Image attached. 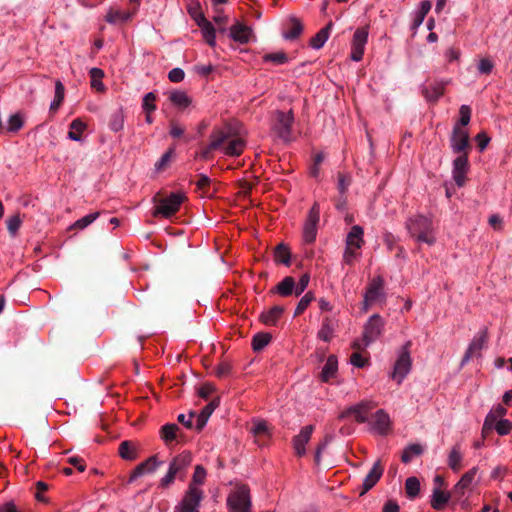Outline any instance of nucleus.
I'll use <instances>...</instances> for the list:
<instances>
[{"mask_svg": "<svg viewBox=\"0 0 512 512\" xmlns=\"http://www.w3.org/2000/svg\"><path fill=\"white\" fill-rule=\"evenodd\" d=\"M450 497L451 495L449 492L442 491L440 488H435L431 498V506L436 510H441L448 503Z\"/></svg>", "mask_w": 512, "mask_h": 512, "instance_id": "72a5a7b5", "label": "nucleus"}, {"mask_svg": "<svg viewBox=\"0 0 512 512\" xmlns=\"http://www.w3.org/2000/svg\"><path fill=\"white\" fill-rule=\"evenodd\" d=\"M506 412L507 410L501 405H497L496 407H494L485 418L483 431L491 429L493 424L497 421V419L504 416Z\"/></svg>", "mask_w": 512, "mask_h": 512, "instance_id": "e433bc0d", "label": "nucleus"}, {"mask_svg": "<svg viewBox=\"0 0 512 512\" xmlns=\"http://www.w3.org/2000/svg\"><path fill=\"white\" fill-rule=\"evenodd\" d=\"M364 243L365 241L363 228L359 225L352 226L346 236L345 246L361 250Z\"/></svg>", "mask_w": 512, "mask_h": 512, "instance_id": "412c9836", "label": "nucleus"}, {"mask_svg": "<svg viewBox=\"0 0 512 512\" xmlns=\"http://www.w3.org/2000/svg\"><path fill=\"white\" fill-rule=\"evenodd\" d=\"M320 220V207L317 202L311 207L303 227V239L306 243H312L316 239L317 225Z\"/></svg>", "mask_w": 512, "mask_h": 512, "instance_id": "9d476101", "label": "nucleus"}, {"mask_svg": "<svg viewBox=\"0 0 512 512\" xmlns=\"http://www.w3.org/2000/svg\"><path fill=\"white\" fill-rule=\"evenodd\" d=\"M230 137V126L225 125L223 127L214 128L210 134L209 144L202 149L200 157L208 160L211 158V154L214 150H220L225 141Z\"/></svg>", "mask_w": 512, "mask_h": 512, "instance_id": "423d86ee", "label": "nucleus"}, {"mask_svg": "<svg viewBox=\"0 0 512 512\" xmlns=\"http://www.w3.org/2000/svg\"><path fill=\"white\" fill-rule=\"evenodd\" d=\"M227 504L233 512H251L249 488L245 485L237 487L229 494Z\"/></svg>", "mask_w": 512, "mask_h": 512, "instance_id": "20e7f679", "label": "nucleus"}, {"mask_svg": "<svg viewBox=\"0 0 512 512\" xmlns=\"http://www.w3.org/2000/svg\"><path fill=\"white\" fill-rule=\"evenodd\" d=\"M99 215H100L99 212H94V213L88 214V215L82 217L81 219L77 220L73 224V227L78 228V229H84L88 225L93 223L99 217Z\"/></svg>", "mask_w": 512, "mask_h": 512, "instance_id": "6e6d98bb", "label": "nucleus"}, {"mask_svg": "<svg viewBox=\"0 0 512 512\" xmlns=\"http://www.w3.org/2000/svg\"><path fill=\"white\" fill-rule=\"evenodd\" d=\"M270 335L266 333H258L253 337L252 348L254 351H260L270 342Z\"/></svg>", "mask_w": 512, "mask_h": 512, "instance_id": "3c124183", "label": "nucleus"}, {"mask_svg": "<svg viewBox=\"0 0 512 512\" xmlns=\"http://www.w3.org/2000/svg\"><path fill=\"white\" fill-rule=\"evenodd\" d=\"M65 88L60 80L55 82V96L50 104V110L56 111L64 100Z\"/></svg>", "mask_w": 512, "mask_h": 512, "instance_id": "de8ad7c7", "label": "nucleus"}, {"mask_svg": "<svg viewBox=\"0 0 512 512\" xmlns=\"http://www.w3.org/2000/svg\"><path fill=\"white\" fill-rule=\"evenodd\" d=\"M201 501L200 493L191 488L185 492L181 502L175 507L174 512H200L199 506Z\"/></svg>", "mask_w": 512, "mask_h": 512, "instance_id": "ddd939ff", "label": "nucleus"}, {"mask_svg": "<svg viewBox=\"0 0 512 512\" xmlns=\"http://www.w3.org/2000/svg\"><path fill=\"white\" fill-rule=\"evenodd\" d=\"M294 287V278L291 276H287L275 286L273 291L279 294L280 296L288 297L293 294Z\"/></svg>", "mask_w": 512, "mask_h": 512, "instance_id": "473e14b6", "label": "nucleus"}, {"mask_svg": "<svg viewBox=\"0 0 512 512\" xmlns=\"http://www.w3.org/2000/svg\"><path fill=\"white\" fill-rule=\"evenodd\" d=\"M384 472V468L381 465V461L377 460L369 473L366 475V477L363 480V484L361 487L360 495H364L367 493L370 489H372L376 483L380 480Z\"/></svg>", "mask_w": 512, "mask_h": 512, "instance_id": "f3484780", "label": "nucleus"}, {"mask_svg": "<svg viewBox=\"0 0 512 512\" xmlns=\"http://www.w3.org/2000/svg\"><path fill=\"white\" fill-rule=\"evenodd\" d=\"M384 320L379 314L370 316L364 325L362 342L365 347L376 341L382 334Z\"/></svg>", "mask_w": 512, "mask_h": 512, "instance_id": "6e6552de", "label": "nucleus"}, {"mask_svg": "<svg viewBox=\"0 0 512 512\" xmlns=\"http://www.w3.org/2000/svg\"><path fill=\"white\" fill-rule=\"evenodd\" d=\"M160 464L161 462L158 461L157 456L154 455L149 457L147 460L136 466L129 477V482L135 481L138 477L143 476L146 473L154 472Z\"/></svg>", "mask_w": 512, "mask_h": 512, "instance_id": "aec40b11", "label": "nucleus"}, {"mask_svg": "<svg viewBox=\"0 0 512 512\" xmlns=\"http://www.w3.org/2000/svg\"><path fill=\"white\" fill-rule=\"evenodd\" d=\"M336 328L337 320L333 317L327 316L323 319L317 336L320 340L324 342H330L334 336Z\"/></svg>", "mask_w": 512, "mask_h": 512, "instance_id": "5701e85b", "label": "nucleus"}, {"mask_svg": "<svg viewBox=\"0 0 512 512\" xmlns=\"http://www.w3.org/2000/svg\"><path fill=\"white\" fill-rule=\"evenodd\" d=\"M406 227L410 236L417 242L425 243L429 246L436 243L435 229L430 218L416 215L406 222Z\"/></svg>", "mask_w": 512, "mask_h": 512, "instance_id": "f257e3e1", "label": "nucleus"}, {"mask_svg": "<svg viewBox=\"0 0 512 512\" xmlns=\"http://www.w3.org/2000/svg\"><path fill=\"white\" fill-rule=\"evenodd\" d=\"M487 339V328H484L479 333H477V335L474 336L463 356L462 365L466 364L472 357L479 355L480 351L484 348Z\"/></svg>", "mask_w": 512, "mask_h": 512, "instance_id": "4468645a", "label": "nucleus"}, {"mask_svg": "<svg viewBox=\"0 0 512 512\" xmlns=\"http://www.w3.org/2000/svg\"><path fill=\"white\" fill-rule=\"evenodd\" d=\"M263 61L265 62H273L277 65L285 64L288 62L287 55L282 52L268 53L263 56Z\"/></svg>", "mask_w": 512, "mask_h": 512, "instance_id": "864d4df0", "label": "nucleus"}, {"mask_svg": "<svg viewBox=\"0 0 512 512\" xmlns=\"http://www.w3.org/2000/svg\"><path fill=\"white\" fill-rule=\"evenodd\" d=\"M411 342L408 341L401 350L398 359L395 362L394 369L392 372V378L397 381L398 384L402 383L404 378L408 375L411 370L412 360L410 357Z\"/></svg>", "mask_w": 512, "mask_h": 512, "instance_id": "0eeeda50", "label": "nucleus"}, {"mask_svg": "<svg viewBox=\"0 0 512 512\" xmlns=\"http://www.w3.org/2000/svg\"><path fill=\"white\" fill-rule=\"evenodd\" d=\"M275 119L276 122L273 126V129L276 131L279 137H281L284 140H288L291 133L292 123L294 121L292 111L290 110L287 113L283 111H276Z\"/></svg>", "mask_w": 512, "mask_h": 512, "instance_id": "f8f14e48", "label": "nucleus"}, {"mask_svg": "<svg viewBox=\"0 0 512 512\" xmlns=\"http://www.w3.org/2000/svg\"><path fill=\"white\" fill-rule=\"evenodd\" d=\"M284 312L281 306H274L261 314L260 319L266 325H275Z\"/></svg>", "mask_w": 512, "mask_h": 512, "instance_id": "f704fd0d", "label": "nucleus"}, {"mask_svg": "<svg viewBox=\"0 0 512 512\" xmlns=\"http://www.w3.org/2000/svg\"><path fill=\"white\" fill-rule=\"evenodd\" d=\"M136 12V8L132 11H122L114 8H110L106 15L105 21L110 24H119L129 21Z\"/></svg>", "mask_w": 512, "mask_h": 512, "instance_id": "393cba45", "label": "nucleus"}, {"mask_svg": "<svg viewBox=\"0 0 512 512\" xmlns=\"http://www.w3.org/2000/svg\"><path fill=\"white\" fill-rule=\"evenodd\" d=\"M245 147V140L240 136L232 135L230 131V137L225 141L220 150H222L226 156L238 157L243 153Z\"/></svg>", "mask_w": 512, "mask_h": 512, "instance_id": "2eb2a0df", "label": "nucleus"}, {"mask_svg": "<svg viewBox=\"0 0 512 512\" xmlns=\"http://www.w3.org/2000/svg\"><path fill=\"white\" fill-rule=\"evenodd\" d=\"M23 126V120L20 114H13L9 117L8 126L6 130L8 132H17Z\"/></svg>", "mask_w": 512, "mask_h": 512, "instance_id": "4d7b16f0", "label": "nucleus"}, {"mask_svg": "<svg viewBox=\"0 0 512 512\" xmlns=\"http://www.w3.org/2000/svg\"><path fill=\"white\" fill-rule=\"evenodd\" d=\"M230 36L234 41L245 44L252 36V29L241 23H236L230 28Z\"/></svg>", "mask_w": 512, "mask_h": 512, "instance_id": "b1692460", "label": "nucleus"}, {"mask_svg": "<svg viewBox=\"0 0 512 512\" xmlns=\"http://www.w3.org/2000/svg\"><path fill=\"white\" fill-rule=\"evenodd\" d=\"M173 154H174L173 149H169L168 151H166L162 155L160 160L158 162H156V164H155L156 171L160 172V171H163L164 169H166L171 161Z\"/></svg>", "mask_w": 512, "mask_h": 512, "instance_id": "bf43d9fd", "label": "nucleus"}, {"mask_svg": "<svg viewBox=\"0 0 512 512\" xmlns=\"http://www.w3.org/2000/svg\"><path fill=\"white\" fill-rule=\"evenodd\" d=\"M444 93V85L441 83L433 84L424 90V96L429 101L438 100Z\"/></svg>", "mask_w": 512, "mask_h": 512, "instance_id": "8fccbe9b", "label": "nucleus"}, {"mask_svg": "<svg viewBox=\"0 0 512 512\" xmlns=\"http://www.w3.org/2000/svg\"><path fill=\"white\" fill-rule=\"evenodd\" d=\"M314 299V294L311 291L307 292L298 302V305L294 312V316L301 315Z\"/></svg>", "mask_w": 512, "mask_h": 512, "instance_id": "603ef678", "label": "nucleus"}, {"mask_svg": "<svg viewBox=\"0 0 512 512\" xmlns=\"http://www.w3.org/2000/svg\"><path fill=\"white\" fill-rule=\"evenodd\" d=\"M405 493L409 499H415L420 493V481L417 477H408L405 481Z\"/></svg>", "mask_w": 512, "mask_h": 512, "instance_id": "ea45409f", "label": "nucleus"}, {"mask_svg": "<svg viewBox=\"0 0 512 512\" xmlns=\"http://www.w3.org/2000/svg\"><path fill=\"white\" fill-rule=\"evenodd\" d=\"M185 73L181 68H173L168 73V79L173 83H179L183 81Z\"/></svg>", "mask_w": 512, "mask_h": 512, "instance_id": "774afa93", "label": "nucleus"}, {"mask_svg": "<svg viewBox=\"0 0 512 512\" xmlns=\"http://www.w3.org/2000/svg\"><path fill=\"white\" fill-rule=\"evenodd\" d=\"M70 131L68 132V138L73 141H80L81 134L86 129V124L80 119H74L70 124Z\"/></svg>", "mask_w": 512, "mask_h": 512, "instance_id": "a19ab883", "label": "nucleus"}, {"mask_svg": "<svg viewBox=\"0 0 512 512\" xmlns=\"http://www.w3.org/2000/svg\"><path fill=\"white\" fill-rule=\"evenodd\" d=\"M274 260L276 263L290 265L291 253L288 247L284 244H279L274 250Z\"/></svg>", "mask_w": 512, "mask_h": 512, "instance_id": "4c0bfd02", "label": "nucleus"}, {"mask_svg": "<svg viewBox=\"0 0 512 512\" xmlns=\"http://www.w3.org/2000/svg\"><path fill=\"white\" fill-rule=\"evenodd\" d=\"M119 455L128 461H133L137 458V448L129 441H123L119 445Z\"/></svg>", "mask_w": 512, "mask_h": 512, "instance_id": "58836bf2", "label": "nucleus"}, {"mask_svg": "<svg viewBox=\"0 0 512 512\" xmlns=\"http://www.w3.org/2000/svg\"><path fill=\"white\" fill-rule=\"evenodd\" d=\"M338 371V361L336 356L330 355L324 364L320 378L322 382H328L330 379L334 378Z\"/></svg>", "mask_w": 512, "mask_h": 512, "instance_id": "c85d7f7f", "label": "nucleus"}, {"mask_svg": "<svg viewBox=\"0 0 512 512\" xmlns=\"http://www.w3.org/2000/svg\"><path fill=\"white\" fill-rule=\"evenodd\" d=\"M191 463L192 454L188 451H183L182 453L173 457L167 473L160 480V487L167 488L174 482L176 476L182 477V474L185 473Z\"/></svg>", "mask_w": 512, "mask_h": 512, "instance_id": "f03ea898", "label": "nucleus"}, {"mask_svg": "<svg viewBox=\"0 0 512 512\" xmlns=\"http://www.w3.org/2000/svg\"><path fill=\"white\" fill-rule=\"evenodd\" d=\"M384 302V280L381 277H376L369 282L366 288L362 302V310L367 312L371 306Z\"/></svg>", "mask_w": 512, "mask_h": 512, "instance_id": "7ed1b4c3", "label": "nucleus"}, {"mask_svg": "<svg viewBox=\"0 0 512 512\" xmlns=\"http://www.w3.org/2000/svg\"><path fill=\"white\" fill-rule=\"evenodd\" d=\"M216 407L217 403L212 401L203 408L202 412L197 417L196 429L198 431L202 430L207 422L208 417L213 413Z\"/></svg>", "mask_w": 512, "mask_h": 512, "instance_id": "a18cd8bd", "label": "nucleus"}, {"mask_svg": "<svg viewBox=\"0 0 512 512\" xmlns=\"http://www.w3.org/2000/svg\"><path fill=\"white\" fill-rule=\"evenodd\" d=\"M314 431L313 425H307L303 427L299 434L293 438V447L297 456L301 457L305 455V445L309 442L311 435Z\"/></svg>", "mask_w": 512, "mask_h": 512, "instance_id": "6ab92c4d", "label": "nucleus"}, {"mask_svg": "<svg viewBox=\"0 0 512 512\" xmlns=\"http://www.w3.org/2000/svg\"><path fill=\"white\" fill-rule=\"evenodd\" d=\"M477 473V468H472L468 472H466L461 479L458 481V483L454 487V492L460 496H463L466 492V490L470 489L475 475Z\"/></svg>", "mask_w": 512, "mask_h": 512, "instance_id": "bb28decb", "label": "nucleus"}, {"mask_svg": "<svg viewBox=\"0 0 512 512\" xmlns=\"http://www.w3.org/2000/svg\"><path fill=\"white\" fill-rule=\"evenodd\" d=\"M125 115L122 109H118L114 113L111 114L109 119V128L118 132L121 131L124 127Z\"/></svg>", "mask_w": 512, "mask_h": 512, "instance_id": "79ce46f5", "label": "nucleus"}, {"mask_svg": "<svg viewBox=\"0 0 512 512\" xmlns=\"http://www.w3.org/2000/svg\"><path fill=\"white\" fill-rule=\"evenodd\" d=\"M490 140V137L485 132H480L475 136V141L477 142L480 152H483L487 148Z\"/></svg>", "mask_w": 512, "mask_h": 512, "instance_id": "69168bd1", "label": "nucleus"}, {"mask_svg": "<svg viewBox=\"0 0 512 512\" xmlns=\"http://www.w3.org/2000/svg\"><path fill=\"white\" fill-rule=\"evenodd\" d=\"M495 429L499 435H507L512 430V422L508 419H500L496 421Z\"/></svg>", "mask_w": 512, "mask_h": 512, "instance_id": "680f3d73", "label": "nucleus"}, {"mask_svg": "<svg viewBox=\"0 0 512 512\" xmlns=\"http://www.w3.org/2000/svg\"><path fill=\"white\" fill-rule=\"evenodd\" d=\"M359 249H353L345 246V250L343 253V262L347 265H353L355 260L360 256Z\"/></svg>", "mask_w": 512, "mask_h": 512, "instance_id": "13d9d810", "label": "nucleus"}, {"mask_svg": "<svg viewBox=\"0 0 512 512\" xmlns=\"http://www.w3.org/2000/svg\"><path fill=\"white\" fill-rule=\"evenodd\" d=\"M462 454L460 451V445L456 444L452 447L448 456V466L455 472H458L461 468Z\"/></svg>", "mask_w": 512, "mask_h": 512, "instance_id": "c9c22d12", "label": "nucleus"}, {"mask_svg": "<svg viewBox=\"0 0 512 512\" xmlns=\"http://www.w3.org/2000/svg\"><path fill=\"white\" fill-rule=\"evenodd\" d=\"M303 31V25L301 21L291 16L287 21V29L283 32L282 36L286 40H294L297 39Z\"/></svg>", "mask_w": 512, "mask_h": 512, "instance_id": "a878e982", "label": "nucleus"}, {"mask_svg": "<svg viewBox=\"0 0 512 512\" xmlns=\"http://www.w3.org/2000/svg\"><path fill=\"white\" fill-rule=\"evenodd\" d=\"M155 100L156 96L152 92H149L144 96L142 107L146 113H152L156 109V105L154 103Z\"/></svg>", "mask_w": 512, "mask_h": 512, "instance_id": "052dcab7", "label": "nucleus"}, {"mask_svg": "<svg viewBox=\"0 0 512 512\" xmlns=\"http://www.w3.org/2000/svg\"><path fill=\"white\" fill-rule=\"evenodd\" d=\"M460 119L457 125L467 126L471 119V109L468 105H462L459 109Z\"/></svg>", "mask_w": 512, "mask_h": 512, "instance_id": "e2e57ef3", "label": "nucleus"}, {"mask_svg": "<svg viewBox=\"0 0 512 512\" xmlns=\"http://www.w3.org/2000/svg\"><path fill=\"white\" fill-rule=\"evenodd\" d=\"M184 198L185 196L183 193L175 192L163 199H160L153 212V216L161 215L165 218L171 217L180 209Z\"/></svg>", "mask_w": 512, "mask_h": 512, "instance_id": "39448f33", "label": "nucleus"}, {"mask_svg": "<svg viewBox=\"0 0 512 512\" xmlns=\"http://www.w3.org/2000/svg\"><path fill=\"white\" fill-rule=\"evenodd\" d=\"M197 25L201 28L203 38L207 42V44L211 47H215L216 45V35L215 28L211 22H209L203 14H200L199 17L196 18Z\"/></svg>", "mask_w": 512, "mask_h": 512, "instance_id": "4be33fe9", "label": "nucleus"}, {"mask_svg": "<svg viewBox=\"0 0 512 512\" xmlns=\"http://www.w3.org/2000/svg\"><path fill=\"white\" fill-rule=\"evenodd\" d=\"M251 432L254 436L264 439H268L271 435L267 422L261 420L253 422Z\"/></svg>", "mask_w": 512, "mask_h": 512, "instance_id": "09e8293b", "label": "nucleus"}, {"mask_svg": "<svg viewBox=\"0 0 512 512\" xmlns=\"http://www.w3.org/2000/svg\"><path fill=\"white\" fill-rule=\"evenodd\" d=\"M214 9L216 14L213 16V20L218 25L220 30L225 31V26L227 24L228 18L220 11L219 8Z\"/></svg>", "mask_w": 512, "mask_h": 512, "instance_id": "338daca9", "label": "nucleus"}, {"mask_svg": "<svg viewBox=\"0 0 512 512\" xmlns=\"http://www.w3.org/2000/svg\"><path fill=\"white\" fill-rule=\"evenodd\" d=\"M423 453V448L420 444H410L408 445L402 455L401 460L403 463H409L416 456H419Z\"/></svg>", "mask_w": 512, "mask_h": 512, "instance_id": "c03bdc74", "label": "nucleus"}, {"mask_svg": "<svg viewBox=\"0 0 512 512\" xmlns=\"http://www.w3.org/2000/svg\"><path fill=\"white\" fill-rule=\"evenodd\" d=\"M469 168L468 153H462L453 161V178L458 186L465 181V174Z\"/></svg>", "mask_w": 512, "mask_h": 512, "instance_id": "a211bd4d", "label": "nucleus"}, {"mask_svg": "<svg viewBox=\"0 0 512 512\" xmlns=\"http://www.w3.org/2000/svg\"><path fill=\"white\" fill-rule=\"evenodd\" d=\"M369 28L368 26L359 27L354 32L351 41V55L353 61H360L363 58L365 46L368 41Z\"/></svg>", "mask_w": 512, "mask_h": 512, "instance_id": "1a4fd4ad", "label": "nucleus"}, {"mask_svg": "<svg viewBox=\"0 0 512 512\" xmlns=\"http://www.w3.org/2000/svg\"><path fill=\"white\" fill-rule=\"evenodd\" d=\"M373 408L369 402H361L357 405L351 406L344 410L340 415L339 419H344L349 415H354L355 420L359 423H365L368 419V413Z\"/></svg>", "mask_w": 512, "mask_h": 512, "instance_id": "dca6fc26", "label": "nucleus"}, {"mask_svg": "<svg viewBox=\"0 0 512 512\" xmlns=\"http://www.w3.org/2000/svg\"><path fill=\"white\" fill-rule=\"evenodd\" d=\"M179 427L174 423H168L162 426L160 435L165 443H169L177 438Z\"/></svg>", "mask_w": 512, "mask_h": 512, "instance_id": "37998d69", "label": "nucleus"}, {"mask_svg": "<svg viewBox=\"0 0 512 512\" xmlns=\"http://www.w3.org/2000/svg\"><path fill=\"white\" fill-rule=\"evenodd\" d=\"M21 224H22V219L20 218L19 214L10 216L7 219V229L11 236H13V237L16 236Z\"/></svg>", "mask_w": 512, "mask_h": 512, "instance_id": "5fc2aeb1", "label": "nucleus"}, {"mask_svg": "<svg viewBox=\"0 0 512 512\" xmlns=\"http://www.w3.org/2000/svg\"><path fill=\"white\" fill-rule=\"evenodd\" d=\"M205 478H206V470L204 469L203 466L197 465L195 467L192 481L190 482L187 490L194 488L196 491H198L200 493V499H203V491L199 486L204 483Z\"/></svg>", "mask_w": 512, "mask_h": 512, "instance_id": "2f4dec72", "label": "nucleus"}, {"mask_svg": "<svg viewBox=\"0 0 512 512\" xmlns=\"http://www.w3.org/2000/svg\"><path fill=\"white\" fill-rule=\"evenodd\" d=\"M91 78V87L96 89L97 91H104L105 87L102 82V78L104 77V72L100 68H91L89 71Z\"/></svg>", "mask_w": 512, "mask_h": 512, "instance_id": "49530a36", "label": "nucleus"}, {"mask_svg": "<svg viewBox=\"0 0 512 512\" xmlns=\"http://www.w3.org/2000/svg\"><path fill=\"white\" fill-rule=\"evenodd\" d=\"M494 63L488 58L480 59L478 63V71L481 74H490L493 70Z\"/></svg>", "mask_w": 512, "mask_h": 512, "instance_id": "0e129e2a", "label": "nucleus"}, {"mask_svg": "<svg viewBox=\"0 0 512 512\" xmlns=\"http://www.w3.org/2000/svg\"><path fill=\"white\" fill-rule=\"evenodd\" d=\"M450 146L456 154L468 153L467 150L470 148L468 131L455 125L450 138Z\"/></svg>", "mask_w": 512, "mask_h": 512, "instance_id": "9b49d317", "label": "nucleus"}, {"mask_svg": "<svg viewBox=\"0 0 512 512\" xmlns=\"http://www.w3.org/2000/svg\"><path fill=\"white\" fill-rule=\"evenodd\" d=\"M390 427L389 415L384 410H378L373 416V428L379 434H386Z\"/></svg>", "mask_w": 512, "mask_h": 512, "instance_id": "cd10ccee", "label": "nucleus"}, {"mask_svg": "<svg viewBox=\"0 0 512 512\" xmlns=\"http://www.w3.org/2000/svg\"><path fill=\"white\" fill-rule=\"evenodd\" d=\"M333 27L332 21H330L324 28L319 30L310 40V46L314 49H320L324 46L325 42L329 38L330 31Z\"/></svg>", "mask_w": 512, "mask_h": 512, "instance_id": "c756f323", "label": "nucleus"}, {"mask_svg": "<svg viewBox=\"0 0 512 512\" xmlns=\"http://www.w3.org/2000/svg\"><path fill=\"white\" fill-rule=\"evenodd\" d=\"M171 103L179 109H185L192 103L191 97L185 91L174 90L169 94Z\"/></svg>", "mask_w": 512, "mask_h": 512, "instance_id": "7c9ffc66", "label": "nucleus"}]
</instances>
